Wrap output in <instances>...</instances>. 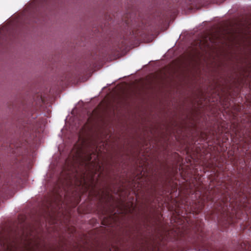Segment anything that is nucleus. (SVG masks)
<instances>
[{
    "instance_id": "3",
    "label": "nucleus",
    "mask_w": 251,
    "mask_h": 251,
    "mask_svg": "<svg viewBox=\"0 0 251 251\" xmlns=\"http://www.w3.org/2000/svg\"><path fill=\"white\" fill-rule=\"evenodd\" d=\"M237 248L238 251H251V244L247 241H243Z\"/></svg>"
},
{
    "instance_id": "2",
    "label": "nucleus",
    "mask_w": 251,
    "mask_h": 251,
    "mask_svg": "<svg viewBox=\"0 0 251 251\" xmlns=\"http://www.w3.org/2000/svg\"><path fill=\"white\" fill-rule=\"evenodd\" d=\"M209 40L210 42L213 43L212 37L207 36L202 39L198 40L196 41V49H200L201 50L208 48L210 46Z\"/></svg>"
},
{
    "instance_id": "8",
    "label": "nucleus",
    "mask_w": 251,
    "mask_h": 251,
    "mask_svg": "<svg viewBox=\"0 0 251 251\" xmlns=\"http://www.w3.org/2000/svg\"><path fill=\"white\" fill-rule=\"evenodd\" d=\"M92 158L91 155H89L87 157V160L88 162H90Z\"/></svg>"
},
{
    "instance_id": "5",
    "label": "nucleus",
    "mask_w": 251,
    "mask_h": 251,
    "mask_svg": "<svg viewBox=\"0 0 251 251\" xmlns=\"http://www.w3.org/2000/svg\"><path fill=\"white\" fill-rule=\"evenodd\" d=\"M250 139H246L245 143H246L248 145L251 144V135L249 136Z\"/></svg>"
},
{
    "instance_id": "6",
    "label": "nucleus",
    "mask_w": 251,
    "mask_h": 251,
    "mask_svg": "<svg viewBox=\"0 0 251 251\" xmlns=\"http://www.w3.org/2000/svg\"><path fill=\"white\" fill-rule=\"evenodd\" d=\"M203 206L202 205H201L200 206V207L199 208V209H198L196 212H198H198H200V211L202 210V209L203 208Z\"/></svg>"
},
{
    "instance_id": "4",
    "label": "nucleus",
    "mask_w": 251,
    "mask_h": 251,
    "mask_svg": "<svg viewBox=\"0 0 251 251\" xmlns=\"http://www.w3.org/2000/svg\"><path fill=\"white\" fill-rule=\"evenodd\" d=\"M195 229H194L195 230V232H196V233L201 236H202V226L201 225H199V226H197V225L196 226H195Z\"/></svg>"
},
{
    "instance_id": "9",
    "label": "nucleus",
    "mask_w": 251,
    "mask_h": 251,
    "mask_svg": "<svg viewBox=\"0 0 251 251\" xmlns=\"http://www.w3.org/2000/svg\"><path fill=\"white\" fill-rule=\"evenodd\" d=\"M179 251H187L184 248L181 249L179 250Z\"/></svg>"
},
{
    "instance_id": "1",
    "label": "nucleus",
    "mask_w": 251,
    "mask_h": 251,
    "mask_svg": "<svg viewBox=\"0 0 251 251\" xmlns=\"http://www.w3.org/2000/svg\"><path fill=\"white\" fill-rule=\"evenodd\" d=\"M228 199V198H226L225 200H223L220 203L219 207L218 208V210L221 212L222 214L221 217L218 221L219 224L224 228H226L229 225H234L238 223L239 220L243 219L241 215L242 213L245 219L248 218V226L251 230V205L249 203L245 204L243 205L242 210H237L233 208L231 209V212H230L228 206L231 207L230 206L231 198L229 199V203Z\"/></svg>"
},
{
    "instance_id": "7",
    "label": "nucleus",
    "mask_w": 251,
    "mask_h": 251,
    "mask_svg": "<svg viewBox=\"0 0 251 251\" xmlns=\"http://www.w3.org/2000/svg\"><path fill=\"white\" fill-rule=\"evenodd\" d=\"M224 194L226 196H228L229 198L230 197V196L229 195V193L228 192V190H226V193L225 194Z\"/></svg>"
}]
</instances>
